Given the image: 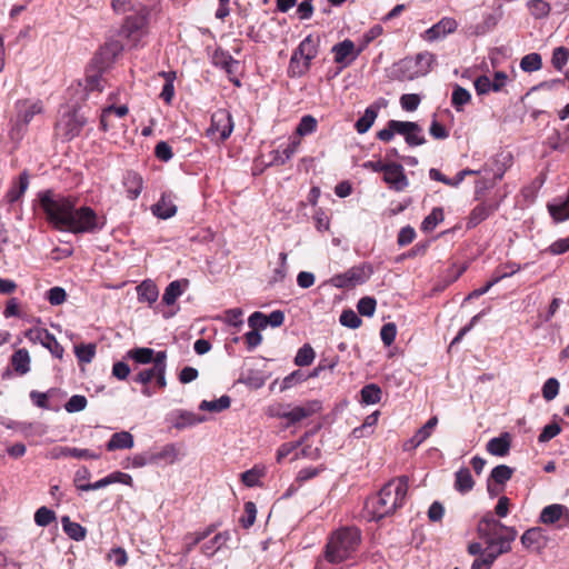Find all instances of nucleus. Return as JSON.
Listing matches in <instances>:
<instances>
[{"instance_id": "obj_1", "label": "nucleus", "mask_w": 569, "mask_h": 569, "mask_svg": "<svg viewBox=\"0 0 569 569\" xmlns=\"http://www.w3.org/2000/svg\"><path fill=\"white\" fill-rule=\"evenodd\" d=\"M38 199L47 221L58 230L86 233L101 230L104 226V218L99 217L92 208H77L76 197L54 193L49 189L39 192Z\"/></svg>"}, {"instance_id": "obj_2", "label": "nucleus", "mask_w": 569, "mask_h": 569, "mask_svg": "<svg viewBox=\"0 0 569 569\" xmlns=\"http://www.w3.org/2000/svg\"><path fill=\"white\" fill-rule=\"evenodd\" d=\"M408 493V478L402 476L387 482L382 489L369 497L365 503V517L378 521L402 507Z\"/></svg>"}, {"instance_id": "obj_3", "label": "nucleus", "mask_w": 569, "mask_h": 569, "mask_svg": "<svg viewBox=\"0 0 569 569\" xmlns=\"http://www.w3.org/2000/svg\"><path fill=\"white\" fill-rule=\"evenodd\" d=\"M361 542L360 530L356 527H343L335 531L325 549V559L333 565L353 558Z\"/></svg>"}, {"instance_id": "obj_4", "label": "nucleus", "mask_w": 569, "mask_h": 569, "mask_svg": "<svg viewBox=\"0 0 569 569\" xmlns=\"http://www.w3.org/2000/svg\"><path fill=\"white\" fill-rule=\"evenodd\" d=\"M320 42V36L309 34L299 43L289 61L288 76L290 78H301L309 72L311 61L318 56Z\"/></svg>"}, {"instance_id": "obj_5", "label": "nucleus", "mask_w": 569, "mask_h": 569, "mask_svg": "<svg viewBox=\"0 0 569 569\" xmlns=\"http://www.w3.org/2000/svg\"><path fill=\"white\" fill-rule=\"evenodd\" d=\"M150 10L139 3L134 12L127 14L119 34L124 38L131 47H138L141 40L149 33Z\"/></svg>"}, {"instance_id": "obj_6", "label": "nucleus", "mask_w": 569, "mask_h": 569, "mask_svg": "<svg viewBox=\"0 0 569 569\" xmlns=\"http://www.w3.org/2000/svg\"><path fill=\"white\" fill-rule=\"evenodd\" d=\"M233 131L231 113L227 109H218L211 116V124L207 130L208 137L217 141H226Z\"/></svg>"}, {"instance_id": "obj_7", "label": "nucleus", "mask_w": 569, "mask_h": 569, "mask_svg": "<svg viewBox=\"0 0 569 569\" xmlns=\"http://www.w3.org/2000/svg\"><path fill=\"white\" fill-rule=\"evenodd\" d=\"M24 336L30 342L40 343L48 349L53 357L62 359L64 349L48 329L40 327L30 328L26 331Z\"/></svg>"}, {"instance_id": "obj_8", "label": "nucleus", "mask_w": 569, "mask_h": 569, "mask_svg": "<svg viewBox=\"0 0 569 569\" xmlns=\"http://www.w3.org/2000/svg\"><path fill=\"white\" fill-rule=\"evenodd\" d=\"M517 530L515 528L506 529L503 537L485 539L483 553L490 556L495 561L500 555L507 553L511 550V542L517 538Z\"/></svg>"}, {"instance_id": "obj_9", "label": "nucleus", "mask_w": 569, "mask_h": 569, "mask_svg": "<svg viewBox=\"0 0 569 569\" xmlns=\"http://www.w3.org/2000/svg\"><path fill=\"white\" fill-rule=\"evenodd\" d=\"M86 123L87 119L78 113L77 110H73L62 116L57 124V129L60 130L66 140H72L81 133Z\"/></svg>"}, {"instance_id": "obj_10", "label": "nucleus", "mask_w": 569, "mask_h": 569, "mask_svg": "<svg viewBox=\"0 0 569 569\" xmlns=\"http://www.w3.org/2000/svg\"><path fill=\"white\" fill-rule=\"evenodd\" d=\"M411 131H422V129L417 122L389 120L387 126L377 132V139L390 142L396 133L406 138V134L411 133Z\"/></svg>"}, {"instance_id": "obj_11", "label": "nucleus", "mask_w": 569, "mask_h": 569, "mask_svg": "<svg viewBox=\"0 0 569 569\" xmlns=\"http://www.w3.org/2000/svg\"><path fill=\"white\" fill-rule=\"evenodd\" d=\"M502 14L501 6L490 12L483 13L481 22L468 26L466 33L470 37H479L490 32L502 19Z\"/></svg>"}, {"instance_id": "obj_12", "label": "nucleus", "mask_w": 569, "mask_h": 569, "mask_svg": "<svg viewBox=\"0 0 569 569\" xmlns=\"http://www.w3.org/2000/svg\"><path fill=\"white\" fill-rule=\"evenodd\" d=\"M269 283L276 284L283 282L289 274V266L287 263V253L277 252L269 259Z\"/></svg>"}, {"instance_id": "obj_13", "label": "nucleus", "mask_w": 569, "mask_h": 569, "mask_svg": "<svg viewBox=\"0 0 569 569\" xmlns=\"http://www.w3.org/2000/svg\"><path fill=\"white\" fill-rule=\"evenodd\" d=\"M510 527L505 526L499 520H497L492 513L485 515L478 523V533L479 537L485 540L489 538H498L503 537L506 533V529Z\"/></svg>"}, {"instance_id": "obj_14", "label": "nucleus", "mask_w": 569, "mask_h": 569, "mask_svg": "<svg viewBox=\"0 0 569 569\" xmlns=\"http://www.w3.org/2000/svg\"><path fill=\"white\" fill-rule=\"evenodd\" d=\"M361 51L362 48L356 50L355 43L350 39H346L332 47L335 62L341 64L342 67L351 64V62L357 59Z\"/></svg>"}, {"instance_id": "obj_15", "label": "nucleus", "mask_w": 569, "mask_h": 569, "mask_svg": "<svg viewBox=\"0 0 569 569\" xmlns=\"http://www.w3.org/2000/svg\"><path fill=\"white\" fill-rule=\"evenodd\" d=\"M387 107V101L383 98L378 99L373 103H371L366 110L362 117H360L356 123L355 129L358 133L363 134L372 127L375 123L379 111Z\"/></svg>"}, {"instance_id": "obj_16", "label": "nucleus", "mask_w": 569, "mask_h": 569, "mask_svg": "<svg viewBox=\"0 0 569 569\" xmlns=\"http://www.w3.org/2000/svg\"><path fill=\"white\" fill-rule=\"evenodd\" d=\"M383 180L396 191H402L408 186V179L405 174L403 167L396 162L388 163V167L383 172Z\"/></svg>"}, {"instance_id": "obj_17", "label": "nucleus", "mask_w": 569, "mask_h": 569, "mask_svg": "<svg viewBox=\"0 0 569 569\" xmlns=\"http://www.w3.org/2000/svg\"><path fill=\"white\" fill-rule=\"evenodd\" d=\"M176 196L172 192H163L160 199L151 206V212L159 219H169L177 213Z\"/></svg>"}, {"instance_id": "obj_18", "label": "nucleus", "mask_w": 569, "mask_h": 569, "mask_svg": "<svg viewBox=\"0 0 569 569\" xmlns=\"http://www.w3.org/2000/svg\"><path fill=\"white\" fill-rule=\"evenodd\" d=\"M319 401H310L305 406H298L288 411L279 412L280 418L287 419L289 423L299 422L320 410Z\"/></svg>"}, {"instance_id": "obj_19", "label": "nucleus", "mask_w": 569, "mask_h": 569, "mask_svg": "<svg viewBox=\"0 0 569 569\" xmlns=\"http://www.w3.org/2000/svg\"><path fill=\"white\" fill-rule=\"evenodd\" d=\"M458 28V22L455 18L443 17L437 23L426 31V39L429 41L437 40L441 37L453 33Z\"/></svg>"}, {"instance_id": "obj_20", "label": "nucleus", "mask_w": 569, "mask_h": 569, "mask_svg": "<svg viewBox=\"0 0 569 569\" xmlns=\"http://www.w3.org/2000/svg\"><path fill=\"white\" fill-rule=\"evenodd\" d=\"M152 463L160 465H173L180 458V450L174 443H167L161 447L159 450L150 451Z\"/></svg>"}, {"instance_id": "obj_21", "label": "nucleus", "mask_w": 569, "mask_h": 569, "mask_svg": "<svg viewBox=\"0 0 569 569\" xmlns=\"http://www.w3.org/2000/svg\"><path fill=\"white\" fill-rule=\"evenodd\" d=\"M498 209V203L481 202L470 212L467 227L475 228Z\"/></svg>"}, {"instance_id": "obj_22", "label": "nucleus", "mask_w": 569, "mask_h": 569, "mask_svg": "<svg viewBox=\"0 0 569 569\" xmlns=\"http://www.w3.org/2000/svg\"><path fill=\"white\" fill-rule=\"evenodd\" d=\"M406 64L411 66L415 62L416 70L413 72L415 77L426 76L430 70L432 64L436 61L435 54L431 52L425 51L416 54L415 58L406 59Z\"/></svg>"}, {"instance_id": "obj_23", "label": "nucleus", "mask_w": 569, "mask_h": 569, "mask_svg": "<svg viewBox=\"0 0 569 569\" xmlns=\"http://www.w3.org/2000/svg\"><path fill=\"white\" fill-rule=\"evenodd\" d=\"M520 540L526 549L537 551L543 548L546 537L543 536L541 528L535 527L526 530Z\"/></svg>"}, {"instance_id": "obj_24", "label": "nucleus", "mask_w": 569, "mask_h": 569, "mask_svg": "<svg viewBox=\"0 0 569 569\" xmlns=\"http://www.w3.org/2000/svg\"><path fill=\"white\" fill-rule=\"evenodd\" d=\"M10 365L18 376L27 375L31 370L29 351L24 348L16 350L10 358Z\"/></svg>"}, {"instance_id": "obj_25", "label": "nucleus", "mask_w": 569, "mask_h": 569, "mask_svg": "<svg viewBox=\"0 0 569 569\" xmlns=\"http://www.w3.org/2000/svg\"><path fill=\"white\" fill-rule=\"evenodd\" d=\"M29 180H30L29 172L27 170H23L19 174L18 180L14 181L12 183V186L10 187V189L7 191L6 197H4L6 200L11 204L17 202L27 191V189L29 187Z\"/></svg>"}, {"instance_id": "obj_26", "label": "nucleus", "mask_w": 569, "mask_h": 569, "mask_svg": "<svg viewBox=\"0 0 569 569\" xmlns=\"http://www.w3.org/2000/svg\"><path fill=\"white\" fill-rule=\"evenodd\" d=\"M123 187L128 198L136 200L143 189V179L136 171H127L123 177Z\"/></svg>"}, {"instance_id": "obj_27", "label": "nucleus", "mask_w": 569, "mask_h": 569, "mask_svg": "<svg viewBox=\"0 0 569 569\" xmlns=\"http://www.w3.org/2000/svg\"><path fill=\"white\" fill-rule=\"evenodd\" d=\"M43 110V104L41 101L29 102V101H19L18 102V121L23 124L30 123L36 114L41 113Z\"/></svg>"}, {"instance_id": "obj_28", "label": "nucleus", "mask_w": 569, "mask_h": 569, "mask_svg": "<svg viewBox=\"0 0 569 569\" xmlns=\"http://www.w3.org/2000/svg\"><path fill=\"white\" fill-rule=\"evenodd\" d=\"M212 62L216 67L223 69L230 77L236 74L239 66V61L223 50L214 51Z\"/></svg>"}, {"instance_id": "obj_29", "label": "nucleus", "mask_w": 569, "mask_h": 569, "mask_svg": "<svg viewBox=\"0 0 569 569\" xmlns=\"http://www.w3.org/2000/svg\"><path fill=\"white\" fill-rule=\"evenodd\" d=\"M512 475H513V469L511 467H509V466L499 465V466L495 467L491 470L490 478L488 480V491H489V493L491 496L498 493V491H496L492 488L490 481H493L497 485L503 486L508 480L511 479Z\"/></svg>"}, {"instance_id": "obj_30", "label": "nucleus", "mask_w": 569, "mask_h": 569, "mask_svg": "<svg viewBox=\"0 0 569 569\" xmlns=\"http://www.w3.org/2000/svg\"><path fill=\"white\" fill-rule=\"evenodd\" d=\"M438 425V418L436 416L431 417L420 429L416 431V433L408 440L407 446L410 448H417L423 441H426L435 428Z\"/></svg>"}, {"instance_id": "obj_31", "label": "nucleus", "mask_w": 569, "mask_h": 569, "mask_svg": "<svg viewBox=\"0 0 569 569\" xmlns=\"http://www.w3.org/2000/svg\"><path fill=\"white\" fill-rule=\"evenodd\" d=\"M188 286L189 281L187 279H180L170 282L162 295V302L167 306L173 305L176 300L184 292Z\"/></svg>"}, {"instance_id": "obj_32", "label": "nucleus", "mask_w": 569, "mask_h": 569, "mask_svg": "<svg viewBox=\"0 0 569 569\" xmlns=\"http://www.w3.org/2000/svg\"><path fill=\"white\" fill-rule=\"evenodd\" d=\"M133 446V436L129 431H120L111 436L106 447L108 451H114L121 449H131Z\"/></svg>"}, {"instance_id": "obj_33", "label": "nucleus", "mask_w": 569, "mask_h": 569, "mask_svg": "<svg viewBox=\"0 0 569 569\" xmlns=\"http://www.w3.org/2000/svg\"><path fill=\"white\" fill-rule=\"evenodd\" d=\"M230 537L229 531L217 533L213 538L201 546L202 553L207 557H212L230 540Z\"/></svg>"}, {"instance_id": "obj_34", "label": "nucleus", "mask_w": 569, "mask_h": 569, "mask_svg": "<svg viewBox=\"0 0 569 569\" xmlns=\"http://www.w3.org/2000/svg\"><path fill=\"white\" fill-rule=\"evenodd\" d=\"M568 512V508L563 505H549L541 510L539 520L545 525H552L556 521H558L565 513Z\"/></svg>"}, {"instance_id": "obj_35", "label": "nucleus", "mask_w": 569, "mask_h": 569, "mask_svg": "<svg viewBox=\"0 0 569 569\" xmlns=\"http://www.w3.org/2000/svg\"><path fill=\"white\" fill-rule=\"evenodd\" d=\"M510 450L509 433H503L500 437L492 438L487 443V451L497 457H505Z\"/></svg>"}, {"instance_id": "obj_36", "label": "nucleus", "mask_w": 569, "mask_h": 569, "mask_svg": "<svg viewBox=\"0 0 569 569\" xmlns=\"http://www.w3.org/2000/svg\"><path fill=\"white\" fill-rule=\"evenodd\" d=\"M517 272V268L513 267L511 271H505L502 269H496L492 278L481 288L475 289L469 296L468 299L479 298L482 295L487 293L490 288H492L496 283H498L501 279L510 277Z\"/></svg>"}, {"instance_id": "obj_37", "label": "nucleus", "mask_w": 569, "mask_h": 569, "mask_svg": "<svg viewBox=\"0 0 569 569\" xmlns=\"http://www.w3.org/2000/svg\"><path fill=\"white\" fill-rule=\"evenodd\" d=\"M62 529L74 541H82L87 536V529L78 522L70 520L68 516L61 518Z\"/></svg>"}, {"instance_id": "obj_38", "label": "nucleus", "mask_w": 569, "mask_h": 569, "mask_svg": "<svg viewBox=\"0 0 569 569\" xmlns=\"http://www.w3.org/2000/svg\"><path fill=\"white\" fill-rule=\"evenodd\" d=\"M455 489L460 493H467L472 490L475 481L471 471L468 468H461L456 472Z\"/></svg>"}, {"instance_id": "obj_39", "label": "nucleus", "mask_w": 569, "mask_h": 569, "mask_svg": "<svg viewBox=\"0 0 569 569\" xmlns=\"http://www.w3.org/2000/svg\"><path fill=\"white\" fill-rule=\"evenodd\" d=\"M138 300L140 302H148L149 305L157 301L159 291L152 281H143L137 287Z\"/></svg>"}, {"instance_id": "obj_40", "label": "nucleus", "mask_w": 569, "mask_h": 569, "mask_svg": "<svg viewBox=\"0 0 569 569\" xmlns=\"http://www.w3.org/2000/svg\"><path fill=\"white\" fill-rule=\"evenodd\" d=\"M348 271L352 284L356 286L366 282L370 278L373 273V267L370 263H363L352 267Z\"/></svg>"}, {"instance_id": "obj_41", "label": "nucleus", "mask_w": 569, "mask_h": 569, "mask_svg": "<svg viewBox=\"0 0 569 569\" xmlns=\"http://www.w3.org/2000/svg\"><path fill=\"white\" fill-rule=\"evenodd\" d=\"M156 355L157 352L153 349L144 347L131 349L127 353L129 358L141 365H154Z\"/></svg>"}, {"instance_id": "obj_42", "label": "nucleus", "mask_w": 569, "mask_h": 569, "mask_svg": "<svg viewBox=\"0 0 569 569\" xmlns=\"http://www.w3.org/2000/svg\"><path fill=\"white\" fill-rule=\"evenodd\" d=\"M445 219L443 209L440 207H435L431 212L423 219L421 222V230L423 232H431L436 229V227L442 222Z\"/></svg>"}, {"instance_id": "obj_43", "label": "nucleus", "mask_w": 569, "mask_h": 569, "mask_svg": "<svg viewBox=\"0 0 569 569\" xmlns=\"http://www.w3.org/2000/svg\"><path fill=\"white\" fill-rule=\"evenodd\" d=\"M379 418V411H375L371 415H369L360 427H357L352 430V435L355 438H362L367 437L372 433L373 427L377 425Z\"/></svg>"}, {"instance_id": "obj_44", "label": "nucleus", "mask_w": 569, "mask_h": 569, "mask_svg": "<svg viewBox=\"0 0 569 569\" xmlns=\"http://www.w3.org/2000/svg\"><path fill=\"white\" fill-rule=\"evenodd\" d=\"M167 352L166 351H158L156 355V371L157 377L156 382L157 386L161 389L166 388L167 380H166V370H167Z\"/></svg>"}, {"instance_id": "obj_45", "label": "nucleus", "mask_w": 569, "mask_h": 569, "mask_svg": "<svg viewBox=\"0 0 569 569\" xmlns=\"http://www.w3.org/2000/svg\"><path fill=\"white\" fill-rule=\"evenodd\" d=\"M471 100L470 92L460 87L459 84H456L453 88V92L451 96V104L452 107L459 112L463 110V106L469 103Z\"/></svg>"}, {"instance_id": "obj_46", "label": "nucleus", "mask_w": 569, "mask_h": 569, "mask_svg": "<svg viewBox=\"0 0 569 569\" xmlns=\"http://www.w3.org/2000/svg\"><path fill=\"white\" fill-rule=\"evenodd\" d=\"M317 128L318 120L311 114H306L300 119L296 128L297 138L311 134L317 131Z\"/></svg>"}, {"instance_id": "obj_47", "label": "nucleus", "mask_w": 569, "mask_h": 569, "mask_svg": "<svg viewBox=\"0 0 569 569\" xmlns=\"http://www.w3.org/2000/svg\"><path fill=\"white\" fill-rule=\"evenodd\" d=\"M230 405H231L230 397L224 395L216 400L201 401L199 409L207 410V411H213V412H220V411L228 409L230 407Z\"/></svg>"}, {"instance_id": "obj_48", "label": "nucleus", "mask_w": 569, "mask_h": 569, "mask_svg": "<svg viewBox=\"0 0 569 569\" xmlns=\"http://www.w3.org/2000/svg\"><path fill=\"white\" fill-rule=\"evenodd\" d=\"M548 211L552 219L557 222L569 219V204H567L566 200L548 203Z\"/></svg>"}, {"instance_id": "obj_49", "label": "nucleus", "mask_w": 569, "mask_h": 569, "mask_svg": "<svg viewBox=\"0 0 569 569\" xmlns=\"http://www.w3.org/2000/svg\"><path fill=\"white\" fill-rule=\"evenodd\" d=\"M123 50V44L119 40H109L100 50V54L108 61H113Z\"/></svg>"}, {"instance_id": "obj_50", "label": "nucleus", "mask_w": 569, "mask_h": 569, "mask_svg": "<svg viewBox=\"0 0 569 569\" xmlns=\"http://www.w3.org/2000/svg\"><path fill=\"white\" fill-rule=\"evenodd\" d=\"M527 6L536 19L547 18L551 11L550 4L545 0H529Z\"/></svg>"}, {"instance_id": "obj_51", "label": "nucleus", "mask_w": 569, "mask_h": 569, "mask_svg": "<svg viewBox=\"0 0 569 569\" xmlns=\"http://www.w3.org/2000/svg\"><path fill=\"white\" fill-rule=\"evenodd\" d=\"M381 399V389L375 385L370 383L365 386L361 389V401L366 405H375L378 403Z\"/></svg>"}, {"instance_id": "obj_52", "label": "nucleus", "mask_w": 569, "mask_h": 569, "mask_svg": "<svg viewBox=\"0 0 569 569\" xmlns=\"http://www.w3.org/2000/svg\"><path fill=\"white\" fill-rule=\"evenodd\" d=\"M300 146V139L295 137L281 151H277V156L273 158L274 161L283 164L286 163L298 150Z\"/></svg>"}, {"instance_id": "obj_53", "label": "nucleus", "mask_w": 569, "mask_h": 569, "mask_svg": "<svg viewBox=\"0 0 569 569\" xmlns=\"http://www.w3.org/2000/svg\"><path fill=\"white\" fill-rule=\"evenodd\" d=\"M316 353L310 345H303L299 348L296 357L295 363L299 367H306L312 363L315 360Z\"/></svg>"}, {"instance_id": "obj_54", "label": "nucleus", "mask_w": 569, "mask_h": 569, "mask_svg": "<svg viewBox=\"0 0 569 569\" xmlns=\"http://www.w3.org/2000/svg\"><path fill=\"white\" fill-rule=\"evenodd\" d=\"M542 67V59L539 53H529L520 61V68L526 72H533L540 70Z\"/></svg>"}, {"instance_id": "obj_55", "label": "nucleus", "mask_w": 569, "mask_h": 569, "mask_svg": "<svg viewBox=\"0 0 569 569\" xmlns=\"http://www.w3.org/2000/svg\"><path fill=\"white\" fill-rule=\"evenodd\" d=\"M264 476V469L253 467L241 473V480L247 487H256L260 485V479Z\"/></svg>"}, {"instance_id": "obj_56", "label": "nucleus", "mask_w": 569, "mask_h": 569, "mask_svg": "<svg viewBox=\"0 0 569 569\" xmlns=\"http://www.w3.org/2000/svg\"><path fill=\"white\" fill-rule=\"evenodd\" d=\"M74 353L78 360L82 363H89L92 361L96 355V345H78L74 346Z\"/></svg>"}, {"instance_id": "obj_57", "label": "nucleus", "mask_w": 569, "mask_h": 569, "mask_svg": "<svg viewBox=\"0 0 569 569\" xmlns=\"http://www.w3.org/2000/svg\"><path fill=\"white\" fill-rule=\"evenodd\" d=\"M562 139L561 134L558 130H553L551 134L548 136L546 143L549 148L557 151H565L567 147H569V133Z\"/></svg>"}, {"instance_id": "obj_58", "label": "nucleus", "mask_w": 569, "mask_h": 569, "mask_svg": "<svg viewBox=\"0 0 569 569\" xmlns=\"http://www.w3.org/2000/svg\"><path fill=\"white\" fill-rule=\"evenodd\" d=\"M214 528L209 527L208 529L194 533H189L186 536V551L190 552L198 543L202 540L207 539L212 532Z\"/></svg>"}, {"instance_id": "obj_59", "label": "nucleus", "mask_w": 569, "mask_h": 569, "mask_svg": "<svg viewBox=\"0 0 569 569\" xmlns=\"http://www.w3.org/2000/svg\"><path fill=\"white\" fill-rule=\"evenodd\" d=\"M569 59V49L566 47H557L553 49L551 63L556 70H562Z\"/></svg>"}, {"instance_id": "obj_60", "label": "nucleus", "mask_w": 569, "mask_h": 569, "mask_svg": "<svg viewBox=\"0 0 569 569\" xmlns=\"http://www.w3.org/2000/svg\"><path fill=\"white\" fill-rule=\"evenodd\" d=\"M54 520V511L47 507H40L34 513V522L39 527H47Z\"/></svg>"}, {"instance_id": "obj_61", "label": "nucleus", "mask_w": 569, "mask_h": 569, "mask_svg": "<svg viewBox=\"0 0 569 569\" xmlns=\"http://www.w3.org/2000/svg\"><path fill=\"white\" fill-rule=\"evenodd\" d=\"M88 405V400L82 395H73L70 397V399L66 402L64 409L69 413L79 412L86 409Z\"/></svg>"}, {"instance_id": "obj_62", "label": "nucleus", "mask_w": 569, "mask_h": 569, "mask_svg": "<svg viewBox=\"0 0 569 569\" xmlns=\"http://www.w3.org/2000/svg\"><path fill=\"white\" fill-rule=\"evenodd\" d=\"M256 517H257L256 505L252 501H247L244 503V515L239 519L240 525L244 529H248L254 523Z\"/></svg>"}, {"instance_id": "obj_63", "label": "nucleus", "mask_w": 569, "mask_h": 569, "mask_svg": "<svg viewBox=\"0 0 569 569\" xmlns=\"http://www.w3.org/2000/svg\"><path fill=\"white\" fill-rule=\"evenodd\" d=\"M377 301L372 297H363L358 301L357 309L361 316L372 317L375 315Z\"/></svg>"}, {"instance_id": "obj_64", "label": "nucleus", "mask_w": 569, "mask_h": 569, "mask_svg": "<svg viewBox=\"0 0 569 569\" xmlns=\"http://www.w3.org/2000/svg\"><path fill=\"white\" fill-rule=\"evenodd\" d=\"M559 381L556 378H549L542 386V397L547 401L553 400L559 393Z\"/></svg>"}]
</instances>
